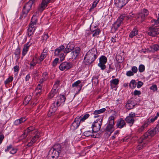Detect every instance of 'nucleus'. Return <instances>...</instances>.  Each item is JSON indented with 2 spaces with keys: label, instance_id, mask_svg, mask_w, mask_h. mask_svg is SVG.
<instances>
[{
  "label": "nucleus",
  "instance_id": "26",
  "mask_svg": "<svg viewBox=\"0 0 159 159\" xmlns=\"http://www.w3.org/2000/svg\"><path fill=\"white\" fill-rule=\"evenodd\" d=\"M106 110V109L104 108L100 110L95 111L94 112L93 114L95 115H97V116H94V117L96 118L99 117V116L98 115L103 113Z\"/></svg>",
  "mask_w": 159,
  "mask_h": 159
},
{
  "label": "nucleus",
  "instance_id": "53",
  "mask_svg": "<svg viewBox=\"0 0 159 159\" xmlns=\"http://www.w3.org/2000/svg\"><path fill=\"white\" fill-rule=\"evenodd\" d=\"M99 1V0H96L95 1H94L92 5L91 8H94L96 6Z\"/></svg>",
  "mask_w": 159,
  "mask_h": 159
},
{
  "label": "nucleus",
  "instance_id": "63",
  "mask_svg": "<svg viewBox=\"0 0 159 159\" xmlns=\"http://www.w3.org/2000/svg\"><path fill=\"white\" fill-rule=\"evenodd\" d=\"M59 61V59L58 58H56L53 61V66H55L58 63Z\"/></svg>",
  "mask_w": 159,
  "mask_h": 159
},
{
  "label": "nucleus",
  "instance_id": "39",
  "mask_svg": "<svg viewBox=\"0 0 159 159\" xmlns=\"http://www.w3.org/2000/svg\"><path fill=\"white\" fill-rule=\"evenodd\" d=\"M52 154L53 155V156H52V158L57 157L58 156L59 153H61L60 152H58V151L55 150H52Z\"/></svg>",
  "mask_w": 159,
  "mask_h": 159
},
{
  "label": "nucleus",
  "instance_id": "10",
  "mask_svg": "<svg viewBox=\"0 0 159 159\" xmlns=\"http://www.w3.org/2000/svg\"><path fill=\"white\" fill-rule=\"evenodd\" d=\"M137 116L134 113L131 112L130 113L129 116H128L125 119L126 122L129 124L130 126H132L134 123V118Z\"/></svg>",
  "mask_w": 159,
  "mask_h": 159
},
{
  "label": "nucleus",
  "instance_id": "8",
  "mask_svg": "<svg viewBox=\"0 0 159 159\" xmlns=\"http://www.w3.org/2000/svg\"><path fill=\"white\" fill-rule=\"evenodd\" d=\"M114 116H111L109 117L108 119V124L106 128L107 131L111 132V133L114 130Z\"/></svg>",
  "mask_w": 159,
  "mask_h": 159
},
{
  "label": "nucleus",
  "instance_id": "51",
  "mask_svg": "<svg viewBox=\"0 0 159 159\" xmlns=\"http://www.w3.org/2000/svg\"><path fill=\"white\" fill-rule=\"evenodd\" d=\"M17 149L14 148L12 147L11 150L10 151V153L11 154H14L16 153Z\"/></svg>",
  "mask_w": 159,
  "mask_h": 159
},
{
  "label": "nucleus",
  "instance_id": "31",
  "mask_svg": "<svg viewBox=\"0 0 159 159\" xmlns=\"http://www.w3.org/2000/svg\"><path fill=\"white\" fill-rule=\"evenodd\" d=\"M138 30L135 29H134L130 33L129 37L130 38H133L134 36L137 35Z\"/></svg>",
  "mask_w": 159,
  "mask_h": 159
},
{
  "label": "nucleus",
  "instance_id": "1",
  "mask_svg": "<svg viewBox=\"0 0 159 159\" xmlns=\"http://www.w3.org/2000/svg\"><path fill=\"white\" fill-rule=\"evenodd\" d=\"M97 49L95 48H93L89 51L85 55L84 60L87 61L89 63H92L96 59L97 56Z\"/></svg>",
  "mask_w": 159,
  "mask_h": 159
},
{
  "label": "nucleus",
  "instance_id": "30",
  "mask_svg": "<svg viewBox=\"0 0 159 159\" xmlns=\"http://www.w3.org/2000/svg\"><path fill=\"white\" fill-rule=\"evenodd\" d=\"M123 100L121 98H118L116 102V105L120 108H121L122 106Z\"/></svg>",
  "mask_w": 159,
  "mask_h": 159
},
{
  "label": "nucleus",
  "instance_id": "16",
  "mask_svg": "<svg viewBox=\"0 0 159 159\" xmlns=\"http://www.w3.org/2000/svg\"><path fill=\"white\" fill-rule=\"evenodd\" d=\"M150 124V120L149 119L144 121L141 123V125L139 127L138 129V131L141 132L146 129Z\"/></svg>",
  "mask_w": 159,
  "mask_h": 159
},
{
  "label": "nucleus",
  "instance_id": "32",
  "mask_svg": "<svg viewBox=\"0 0 159 159\" xmlns=\"http://www.w3.org/2000/svg\"><path fill=\"white\" fill-rule=\"evenodd\" d=\"M48 78V73L46 72H45L43 73L42 75V78L40 80L39 82L42 83L43 81L46 80Z\"/></svg>",
  "mask_w": 159,
  "mask_h": 159
},
{
  "label": "nucleus",
  "instance_id": "2",
  "mask_svg": "<svg viewBox=\"0 0 159 159\" xmlns=\"http://www.w3.org/2000/svg\"><path fill=\"white\" fill-rule=\"evenodd\" d=\"M148 14L149 11L147 9H143L138 13L135 16L136 21L139 23L143 22Z\"/></svg>",
  "mask_w": 159,
  "mask_h": 159
},
{
  "label": "nucleus",
  "instance_id": "62",
  "mask_svg": "<svg viewBox=\"0 0 159 159\" xmlns=\"http://www.w3.org/2000/svg\"><path fill=\"white\" fill-rule=\"evenodd\" d=\"M131 70L134 73H136L138 71V68L136 66H134L132 68Z\"/></svg>",
  "mask_w": 159,
  "mask_h": 159
},
{
  "label": "nucleus",
  "instance_id": "18",
  "mask_svg": "<svg viewBox=\"0 0 159 159\" xmlns=\"http://www.w3.org/2000/svg\"><path fill=\"white\" fill-rule=\"evenodd\" d=\"M75 48V45L72 43H69L65 48L64 53L66 54L69 52L73 50Z\"/></svg>",
  "mask_w": 159,
  "mask_h": 159
},
{
  "label": "nucleus",
  "instance_id": "52",
  "mask_svg": "<svg viewBox=\"0 0 159 159\" xmlns=\"http://www.w3.org/2000/svg\"><path fill=\"white\" fill-rule=\"evenodd\" d=\"M60 82L59 81H57L56 82L55 84H54L53 88L58 89V88L59 86Z\"/></svg>",
  "mask_w": 159,
  "mask_h": 159
},
{
  "label": "nucleus",
  "instance_id": "59",
  "mask_svg": "<svg viewBox=\"0 0 159 159\" xmlns=\"http://www.w3.org/2000/svg\"><path fill=\"white\" fill-rule=\"evenodd\" d=\"M117 37H118L117 35L113 36L111 38V41L113 43L116 42L117 39Z\"/></svg>",
  "mask_w": 159,
  "mask_h": 159
},
{
  "label": "nucleus",
  "instance_id": "61",
  "mask_svg": "<svg viewBox=\"0 0 159 159\" xmlns=\"http://www.w3.org/2000/svg\"><path fill=\"white\" fill-rule=\"evenodd\" d=\"M126 75L128 76H130L133 75L134 74L132 71L129 70L126 72Z\"/></svg>",
  "mask_w": 159,
  "mask_h": 159
},
{
  "label": "nucleus",
  "instance_id": "54",
  "mask_svg": "<svg viewBox=\"0 0 159 159\" xmlns=\"http://www.w3.org/2000/svg\"><path fill=\"white\" fill-rule=\"evenodd\" d=\"M135 15L132 13H130L129 15L127 16V19L128 20H131L134 17Z\"/></svg>",
  "mask_w": 159,
  "mask_h": 159
},
{
  "label": "nucleus",
  "instance_id": "45",
  "mask_svg": "<svg viewBox=\"0 0 159 159\" xmlns=\"http://www.w3.org/2000/svg\"><path fill=\"white\" fill-rule=\"evenodd\" d=\"M105 64L99 62L98 64V66L101 68V69L102 70H104L106 69V66L105 65Z\"/></svg>",
  "mask_w": 159,
  "mask_h": 159
},
{
  "label": "nucleus",
  "instance_id": "60",
  "mask_svg": "<svg viewBox=\"0 0 159 159\" xmlns=\"http://www.w3.org/2000/svg\"><path fill=\"white\" fill-rule=\"evenodd\" d=\"M12 147V145L11 144H10L8 146H7V148L5 150V152H8L9 151H10L11 150Z\"/></svg>",
  "mask_w": 159,
  "mask_h": 159
},
{
  "label": "nucleus",
  "instance_id": "58",
  "mask_svg": "<svg viewBox=\"0 0 159 159\" xmlns=\"http://www.w3.org/2000/svg\"><path fill=\"white\" fill-rule=\"evenodd\" d=\"M14 71L15 72V74L16 75L17 73L19 71V66H16L14 67Z\"/></svg>",
  "mask_w": 159,
  "mask_h": 159
},
{
  "label": "nucleus",
  "instance_id": "48",
  "mask_svg": "<svg viewBox=\"0 0 159 159\" xmlns=\"http://www.w3.org/2000/svg\"><path fill=\"white\" fill-rule=\"evenodd\" d=\"M20 50L19 48H17L15 52V54L16 56L17 57H19L20 54Z\"/></svg>",
  "mask_w": 159,
  "mask_h": 159
},
{
  "label": "nucleus",
  "instance_id": "41",
  "mask_svg": "<svg viewBox=\"0 0 159 159\" xmlns=\"http://www.w3.org/2000/svg\"><path fill=\"white\" fill-rule=\"evenodd\" d=\"M31 97L30 96L28 95L25 97L24 101V103L25 104H27L30 100Z\"/></svg>",
  "mask_w": 159,
  "mask_h": 159
},
{
  "label": "nucleus",
  "instance_id": "40",
  "mask_svg": "<svg viewBox=\"0 0 159 159\" xmlns=\"http://www.w3.org/2000/svg\"><path fill=\"white\" fill-rule=\"evenodd\" d=\"M119 80L117 79H115L110 81V84L111 85H116L118 84Z\"/></svg>",
  "mask_w": 159,
  "mask_h": 159
},
{
  "label": "nucleus",
  "instance_id": "5",
  "mask_svg": "<svg viewBox=\"0 0 159 159\" xmlns=\"http://www.w3.org/2000/svg\"><path fill=\"white\" fill-rule=\"evenodd\" d=\"M102 119L103 117H101L93 122L91 126L92 131L97 132L100 130L102 124Z\"/></svg>",
  "mask_w": 159,
  "mask_h": 159
},
{
  "label": "nucleus",
  "instance_id": "21",
  "mask_svg": "<svg viewBox=\"0 0 159 159\" xmlns=\"http://www.w3.org/2000/svg\"><path fill=\"white\" fill-rule=\"evenodd\" d=\"M115 1L116 6L121 8L127 3L129 0H115Z\"/></svg>",
  "mask_w": 159,
  "mask_h": 159
},
{
  "label": "nucleus",
  "instance_id": "35",
  "mask_svg": "<svg viewBox=\"0 0 159 159\" xmlns=\"http://www.w3.org/2000/svg\"><path fill=\"white\" fill-rule=\"evenodd\" d=\"M136 84L137 83L135 80H133L131 81L129 86L131 88L134 89L136 87Z\"/></svg>",
  "mask_w": 159,
  "mask_h": 159
},
{
  "label": "nucleus",
  "instance_id": "55",
  "mask_svg": "<svg viewBox=\"0 0 159 159\" xmlns=\"http://www.w3.org/2000/svg\"><path fill=\"white\" fill-rule=\"evenodd\" d=\"M96 132H94L93 131L92 134H91V137L93 138H98L99 137V135L98 134H96Z\"/></svg>",
  "mask_w": 159,
  "mask_h": 159
},
{
  "label": "nucleus",
  "instance_id": "38",
  "mask_svg": "<svg viewBox=\"0 0 159 159\" xmlns=\"http://www.w3.org/2000/svg\"><path fill=\"white\" fill-rule=\"evenodd\" d=\"M37 22V17L36 16L34 15L32 17L31 19V24L34 26V25H35Z\"/></svg>",
  "mask_w": 159,
  "mask_h": 159
},
{
  "label": "nucleus",
  "instance_id": "43",
  "mask_svg": "<svg viewBox=\"0 0 159 159\" xmlns=\"http://www.w3.org/2000/svg\"><path fill=\"white\" fill-rule=\"evenodd\" d=\"M100 32V30L99 29H97L93 31V36L95 37L98 35Z\"/></svg>",
  "mask_w": 159,
  "mask_h": 159
},
{
  "label": "nucleus",
  "instance_id": "37",
  "mask_svg": "<svg viewBox=\"0 0 159 159\" xmlns=\"http://www.w3.org/2000/svg\"><path fill=\"white\" fill-rule=\"evenodd\" d=\"M37 59L36 57L34 58L33 60L30 62V68H33L34 66L36 65V63H37Z\"/></svg>",
  "mask_w": 159,
  "mask_h": 159
},
{
  "label": "nucleus",
  "instance_id": "28",
  "mask_svg": "<svg viewBox=\"0 0 159 159\" xmlns=\"http://www.w3.org/2000/svg\"><path fill=\"white\" fill-rule=\"evenodd\" d=\"M58 89H55L53 88L51 92L49 94L48 98H51L53 97L54 96L57 94L58 92Z\"/></svg>",
  "mask_w": 159,
  "mask_h": 159
},
{
  "label": "nucleus",
  "instance_id": "44",
  "mask_svg": "<svg viewBox=\"0 0 159 159\" xmlns=\"http://www.w3.org/2000/svg\"><path fill=\"white\" fill-rule=\"evenodd\" d=\"M13 79V77L12 76H10L8 78L6 79L4 81V83L5 84H7L11 82Z\"/></svg>",
  "mask_w": 159,
  "mask_h": 159
},
{
  "label": "nucleus",
  "instance_id": "34",
  "mask_svg": "<svg viewBox=\"0 0 159 159\" xmlns=\"http://www.w3.org/2000/svg\"><path fill=\"white\" fill-rule=\"evenodd\" d=\"M89 116V114L87 113L85 114L82 117H81L80 116H78L77 117H80V121L81 122L84 121Z\"/></svg>",
  "mask_w": 159,
  "mask_h": 159
},
{
  "label": "nucleus",
  "instance_id": "3",
  "mask_svg": "<svg viewBox=\"0 0 159 159\" xmlns=\"http://www.w3.org/2000/svg\"><path fill=\"white\" fill-rule=\"evenodd\" d=\"M159 132V130L156 126L154 129L148 130L142 137L148 141L152 137Z\"/></svg>",
  "mask_w": 159,
  "mask_h": 159
},
{
  "label": "nucleus",
  "instance_id": "57",
  "mask_svg": "<svg viewBox=\"0 0 159 159\" xmlns=\"http://www.w3.org/2000/svg\"><path fill=\"white\" fill-rule=\"evenodd\" d=\"M141 94V92L140 91L135 90L134 92V94L135 95H139Z\"/></svg>",
  "mask_w": 159,
  "mask_h": 159
},
{
  "label": "nucleus",
  "instance_id": "14",
  "mask_svg": "<svg viewBox=\"0 0 159 159\" xmlns=\"http://www.w3.org/2000/svg\"><path fill=\"white\" fill-rule=\"evenodd\" d=\"M158 34H159V28L150 27L149 28L148 31L149 35L152 36H155Z\"/></svg>",
  "mask_w": 159,
  "mask_h": 159
},
{
  "label": "nucleus",
  "instance_id": "13",
  "mask_svg": "<svg viewBox=\"0 0 159 159\" xmlns=\"http://www.w3.org/2000/svg\"><path fill=\"white\" fill-rule=\"evenodd\" d=\"M37 131L34 128L33 126H30L27 128L25 131L24 133L21 135V139H25L27 136L28 134L30 132L32 134L35 133V131Z\"/></svg>",
  "mask_w": 159,
  "mask_h": 159
},
{
  "label": "nucleus",
  "instance_id": "23",
  "mask_svg": "<svg viewBox=\"0 0 159 159\" xmlns=\"http://www.w3.org/2000/svg\"><path fill=\"white\" fill-rule=\"evenodd\" d=\"M30 46V44L29 43H27L25 44L22 52V55L23 57L25 56L27 54Z\"/></svg>",
  "mask_w": 159,
  "mask_h": 159
},
{
  "label": "nucleus",
  "instance_id": "46",
  "mask_svg": "<svg viewBox=\"0 0 159 159\" xmlns=\"http://www.w3.org/2000/svg\"><path fill=\"white\" fill-rule=\"evenodd\" d=\"M145 66L144 65L141 64L139 66V70L140 72H143L145 70Z\"/></svg>",
  "mask_w": 159,
  "mask_h": 159
},
{
  "label": "nucleus",
  "instance_id": "42",
  "mask_svg": "<svg viewBox=\"0 0 159 159\" xmlns=\"http://www.w3.org/2000/svg\"><path fill=\"white\" fill-rule=\"evenodd\" d=\"M152 51H157L159 50V45L156 44L151 47Z\"/></svg>",
  "mask_w": 159,
  "mask_h": 159
},
{
  "label": "nucleus",
  "instance_id": "12",
  "mask_svg": "<svg viewBox=\"0 0 159 159\" xmlns=\"http://www.w3.org/2000/svg\"><path fill=\"white\" fill-rule=\"evenodd\" d=\"M125 16L124 15L120 16L118 19L114 23L113 25L112 29H114L115 31L116 30L118 27L120 26L122 23L124 19Z\"/></svg>",
  "mask_w": 159,
  "mask_h": 159
},
{
  "label": "nucleus",
  "instance_id": "19",
  "mask_svg": "<svg viewBox=\"0 0 159 159\" xmlns=\"http://www.w3.org/2000/svg\"><path fill=\"white\" fill-rule=\"evenodd\" d=\"M52 150L57 151L62 153L66 152V151L65 150L66 149L64 147L61 148V145L59 144H56L54 145L52 149H51V151H52Z\"/></svg>",
  "mask_w": 159,
  "mask_h": 159
},
{
  "label": "nucleus",
  "instance_id": "27",
  "mask_svg": "<svg viewBox=\"0 0 159 159\" xmlns=\"http://www.w3.org/2000/svg\"><path fill=\"white\" fill-rule=\"evenodd\" d=\"M57 107L56 105L54 106V104L52 106L48 112V116H51L53 113L55 112L56 111Z\"/></svg>",
  "mask_w": 159,
  "mask_h": 159
},
{
  "label": "nucleus",
  "instance_id": "17",
  "mask_svg": "<svg viewBox=\"0 0 159 159\" xmlns=\"http://www.w3.org/2000/svg\"><path fill=\"white\" fill-rule=\"evenodd\" d=\"M80 122V117H77L71 126V129L74 130L76 129L79 126Z\"/></svg>",
  "mask_w": 159,
  "mask_h": 159
},
{
  "label": "nucleus",
  "instance_id": "20",
  "mask_svg": "<svg viewBox=\"0 0 159 159\" xmlns=\"http://www.w3.org/2000/svg\"><path fill=\"white\" fill-rule=\"evenodd\" d=\"M147 141L142 137H141L139 139V144L137 147V149L138 150L142 149L143 147L145 145V144Z\"/></svg>",
  "mask_w": 159,
  "mask_h": 159
},
{
  "label": "nucleus",
  "instance_id": "64",
  "mask_svg": "<svg viewBox=\"0 0 159 159\" xmlns=\"http://www.w3.org/2000/svg\"><path fill=\"white\" fill-rule=\"evenodd\" d=\"M143 84V83L141 81H139L138 82L137 87L138 88H140Z\"/></svg>",
  "mask_w": 159,
  "mask_h": 159
},
{
  "label": "nucleus",
  "instance_id": "6",
  "mask_svg": "<svg viewBox=\"0 0 159 159\" xmlns=\"http://www.w3.org/2000/svg\"><path fill=\"white\" fill-rule=\"evenodd\" d=\"M65 46L61 45L56 48L55 51V54L59 56L62 59H63L66 56L64 53Z\"/></svg>",
  "mask_w": 159,
  "mask_h": 159
},
{
  "label": "nucleus",
  "instance_id": "9",
  "mask_svg": "<svg viewBox=\"0 0 159 159\" xmlns=\"http://www.w3.org/2000/svg\"><path fill=\"white\" fill-rule=\"evenodd\" d=\"M66 100V98L64 95H60L58 96L54 102V106L55 105L57 106V107L62 106L65 102Z\"/></svg>",
  "mask_w": 159,
  "mask_h": 159
},
{
  "label": "nucleus",
  "instance_id": "7",
  "mask_svg": "<svg viewBox=\"0 0 159 159\" xmlns=\"http://www.w3.org/2000/svg\"><path fill=\"white\" fill-rule=\"evenodd\" d=\"M52 2V0H43L38 8V10L36 11V14L41 13L46 8L48 4L50 2Z\"/></svg>",
  "mask_w": 159,
  "mask_h": 159
},
{
  "label": "nucleus",
  "instance_id": "22",
  "mask_svg": "<svg viewBox=\"0 0 159 159\" xmlns=\"http://www.w3.org/2000/svg\"><path fill=\"white\" fill-rule=\"evenodd\" d=\"M80 52V49L78 47H76L75 49L70 53L71 57L72 59H75L78 56Z\"/></svg>",
  "mask_w": 159,
  "mask_h": 159
},
{
  "label": "nucleus",
  "instance_id": "33",
  "mask_svg": "<svg viewBox=\"0 0 159 159\" xmlns=\"http://www.w3.org/2000/svg\"><path fill=\"white\" fill-rule=\"evenodd\" d=\"M47 55L46 53L43 51L41 54L39 58V61L40 62H41L45 58Z\"/></svg>",
  "mask_w": 159,
  "mask_h": 159
},
{
  "label": "nucleus",
  "instance_id": "11",
  "mask_svg": "<svg viewBox=\"0 0 159 159\" xmlns=\"http://www.w3.org/2000/svg\"><path fill=\"white\" fill-rule=\"evenodd\" d=\"M72 67V63L71 62H62L59 66L60 70L61 71L67 70Z\"/></svg>",
  "mask_w": 159,
  "mask_h": 159
},
{
  "label": "nucleus",
  "instance_id": "50",
  "mask_svg": "<svg viewBox=\"0 0 159 159\" xmlns=\"http://www.w3.org/2000/svg\"><path fill=\"white\" fill-rule=\"evenodd\" d=\"M84 135L87 137H89L91 136L92 132L90 131H87L84 133Z\"/></svg>",
  "mask_w": 159,
  "mask_h": 159
},
{
  "label": "nucleus",
  "instance_id": "4",
  "mask_svg": "<svg viewBox=\"0 0 159 159\" xmlns=\"http://www.w3.org/2000/svg\"><path fill=\"white\" fill-rule=\"evenodd\" d=\"M83 85L80 80L75 82L72 84L71 89L72 92L78 93L81 90Z\"/></svg>",
  "mask_w": 159,
  "mask_h": 159
},
{
  "label": "nucleus",
  "instance_id": "56",
  "mask_svg": "<svg viewBox=\"0 0 159 159\" xmlns=\"http://www.w3.org/2000/svg\"><path fill=\"white\" fill-rule=\"evenodd\" d=\"M150 89L154 91H156L157 90V86L156 85H152L150 87Z\"/></svg>",
  "mask_w": 159,
  "mask_h": 159
},
{
  "label": "nucleus",
  "instance_id": "47",
  "mask_svg": "<svg viewBox=\"0 0 159 159\" xmlns=\"http://www.w3.org/2000/svg\"><path fill=\"white\" fill-rule=\"evenodd\" d=\"M148 119H149L150 120V123H153L155 120L157 119V116H154L152 117H150Z\"/></svg>",
  "mask_w": 159,
  "mask_h": 159
},
{
  "label": "nucleus",
  "instance_id": "29",
  "mask_svg": "<svg viewBox=\"0 0 159 159\" xmlns=\"http://www.w3.org/2000/svg\"><path fill=\"white\" fill-rule=\"evenodd\" d=\"M26 120V119L25 118L22 117L20 119L16 120L14 122V124L15 125H17L24 122Z\"/></svg>",
  "mask_w": 159,
  "mask_h": 159
},
{
  "label": "nucleus",
  "instance_id": "15",
  "mask_svg": "<svg viewBox=\"0 0 159 159\" xmlns=\"http://www.w3.org/2000/svg\"><path fill=\"white\" fill-rule=\"evenodd\" d=\"M35 133H34V135L32 137L31 141L28 144V146H31L34 143L39 137V133L38 131H35Z\"/></svg>",
  "mask_w": 159,
  "mask_h": 159
},
{
  "label": "nucleus",
  "instance_id": "49",
  "mask_svg": "<svg viewBox=\"0 0 159 159\" xmlns=\"http://www.w3.org/2000/svg\"><path fill=\"white\" fill-rule=\"evenodd\" d=\"M126 107L128 109H130L133 108L134 105L131 103H127L126 104Z\"/></svg>",
  "mask_w": 159,
  "mask_h": 159
},
{
  "label": "nucleus",
  "instance_id": "24",
  "mask_svg": "<svg viewBox=\"0 0 159 159\" xmlns=\"http://www.w3.org/2000/svg\"><path fill=\"white\" fill-rule=\"evenodd\" d=\"M35 30L34 26L32 24H30L28 30V35L29 36H31L33 34Z\"/></svg>",
  "mask_w": 159,
  "mask_h": 159
},
{
  "label": "nucleus",
  "instance_id": "25",
  "mask_svg": "<svg viewBox=\"0 0 159 159\" xmlns=\"http://www.w3.org/2000/svg\"><path fill=\"white\" fill-rule=\"evenodd\" d=\"M125 124V123L124 120L122 119L121 118L118 120L116 125L118 127L121 128L124 127Z\"/></svg>",
  "mask_w": 159,
  "mask_h": 159
},
{
  "label": "nucleus",
  "instance_id": "36",
  "mask_svg": "<svg viewBox=\"0 0 159 159\" xmlns=\"http://www.w3.org/2000/svg\"><path fill=\"white\" fill-rule=\"evenodd\" d=\"M107 61V58L105 56H102L99 59V62L106 64Z\"/></svg>",
  "mask_w": 159,
  "mask_h": 159
}]
</instances>
